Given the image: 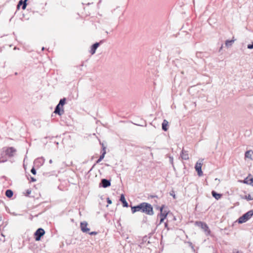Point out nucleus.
<instances>
[{
    "label": "nucleus",
    "instance_id": "f257e3e1",
    "mask_svg": "<svg viewBox=\"0 0 253 253\" xmlns=\"http://www.w3.org/2000/svg\"><path fill=\"white\" fill-rule=\"evenodd\" d=\"M141 211L149 215L153 214V208L152 206L147 203H141Z\"/></svg>",
    "mask_w": 253,
    "mask_h": 253
},
{
    "label": "nucleus",
    "instance_id": "412c9836",
    "mask_svg": "<svg viewBox=\"0 0 253 253\" xmlns=\"http://www.w3.org/2000/svg\"><path fill=\"white\" fill-rule=\"evenodd\" d=\"M13 195V191L11 190L8 189L5 191V195L8 198H11Z\"/></svg>",
    "mask_w": 253,
    "mask_h": 253
},
{
    "label": "nucleus",
    "instance_id": "c03bdc74",
    "mask_svg": "<svg viewBox=\"0 0 253 253\" xmlns=\"http://www.w3.org/2000/svg\"><path fill=\"white\" fill-rule=\"evenodd\" d=\"M44 50V47H43L42 48V50Z\"/></svg>",
    "mask_w": 253,
    "mask_h": 253
},
{
    "label": "nucleus",
    "instance_id": "a18cd8bd",
    "mask_svg": "<svg viewBox=\"0 0 253 253\" xmlns=\"http://www.w3.org/2000/svg\"><path fill=\"white\" fill-rule=\"evenodd\" d=\"M30 171L31 172H32V169H30Z\"/></svg>",
    "mask_w": 253,
    "mask_h": 253
},
{
    "label": "nucleus",
    "instance_id": "cd10ccee",
    "mask_svg": "<svg viewBox=\"0 0 253 253\" xmlns=\"http://www.w3.org/2000/svg\"><path fill=\"white\" fill-rule=\"evenodd\" d=\"M27 177V178L29 180L30 182H31L32 181V176H31L30 174H28V175H26Z\"/></svg>",
    "mask_w": 253,
    "mask_h": 253
},
{
    "label": "nucleus",
    "instance_id": "a211bd4d",
    "mask_svg": "<svg viewBox=\"0 0 253 253\" xmlns=\"http://www.w3.org/2000/svg\"><path fill=\"white\" fill-rule=\"evenodd\" d=\"M120 201L123 203L124 207H127L128 206V204L126 202V201L125 199V196L123 194L121 195V196Z\"/></svg>",
    "mask_w": 253,
    "mask_h": 253
},
{
    "label": "nucleus",
    "instance_id": "ea45409f",
    "mask_svg": "<svg viewBox=\"0 0 253 253\" xmlns=\"http://www.w3.org/2000/svg\"><path fill=\"white\" fill-rule=\"evenodd\" d=\"M168 226V224L167 223H165V227H167Z\"/></svg>",
    "mask_w": 253,
    "mask_h": 253
},
{
    "label": "nucleus",
    "instance_id": "0eeeda50",
    "mask_svg": "<svg viewBox=\"0 0 253 253\" xmlns=\"http://www.w3.org/2000/svg\"><path fill=\"white\" fill-rule=\"evenodd\" d=\"M245 159L253 161V151L252 150H248L245 152Z\"/></svg>",
    "mask_w": 253,
    "mask_h": 253
},
{
    "label": "nucleus",
    "instance_id": "39448f33",
    "mask_svg": "<svg viewBox=\"0 0 253 253\" xmlns=\"http://www.w3.org/2000/svg\"><path fill=\"white\" fill-rule=\"evenodd\" d=\"M5 154L8 157H11L13 156L16 152V149L13 147H9L8 148H3Z\"/></svg>",
    "mask_w": 253,
    "mask_h": 253
},
{
    "label": "nucleus",
    "instance_id": "dca6fc26",
    "mask_svg": "<svg viewBox=\"0 0 253 253\" xmlns=\"http://www.w3.org/2000/svg\"><path fill=\"white\" fill-rule=\"evenodd\" d=\"M63 112L64 111L63 109L61 111L60 106H59V105H57L55 109L54 113L57 114L59 115H61Z\"/></svg>",
    "mask_w": 253,
    "mask_h": 253
},
{
    "label": "nucleus",
    "instance_id": "e433bc0d",
    "mask_svg": "<svg viewBox=\"0 0 253 253\" xmlns=\"http://www.w3.org/2000/svg\"><path fill=\"white\" fill-rule=\"evenodd\" d=\"M105 149H106V148L105 147L103 146V152H104V150H105Z\"/></svg>",
    "mask_w": 253,
    "mask_h": 253
},
{
    "label": "nucleus",
    "instance_id": "79ce46f5",
    "mask_svg": "<svg viewBox=\"0 0 253 253\" xmlns=\"http://www.w3.org/2000/svg\"><path fill=\"white\" fill-rule=\"evenodd\" d=\"M215 180H216V181H218H218H219V179H218L217 178H215Z\"/></svg>",
    "mask_w": 253,
    "mask_h": 253
},
{
    "label": "nucleus",
    "instance_id": "aec40b11",
    "mask_svg": "<svg viewBox=\"0 0 253 253\" xmlns=\"http://www.w3.org/2000/svg\"><path fill=\"white\" fill-rule=\"evenodd\" d=\"M168 124L169 123L166 120H164L162 123V128L164 130L167 131L168 130Z\"/></svg>",
    "mask_w": 253,
    "mask_h": 253
},
{
    "label": "nucleus",
    "instance_id": "37998d69",
    "mask_svg": "<svg viewBox=\"0 0 253 253\" xmlns=\"http://www.w3.org/2000/svg\"><path fill=\"white\" fill-rule=\"evenodd\" d=\"M49 162H50V163H52V161L50 160Z\"/></svg>",
    "mask_w": 253,
    "mask_h": 253
},
{
    "label": "nucleus",
    "instance_id": "ddd939ff",
    "mask_svg": "<svg viewBox=\"0 0 253 253\" xmlns=\"http://www.w3.org/2000/svg\"><path fill=\"white\" fill-rule=\"evenodd\" d=\"M235 41L236 39H234V37H233L232 39L230 40L226 41L225 42L226 47L227 48L231 47Z\"/></svg>",
    "mask_w": 253,
    "mask_h": 253
},
{
    "label": "nucleus",
    "instance_id": "7c9ffc66",
    "mask_svg": "<svg viewBox=\"0 0 253 253\" xmlns=\"http://www.w3.org/2000/svg\"><path fill=\"white\" fill-rule=\"evenodd\" d=\"M89 234L91 235H96L97 234V232H89Z\"/></svg>",
    "mask_w": 253,
    "mask_h": 253
},
{
    "label": "nucleus",
    "instance_id": "6ab92c4d",
    "mask_svg": "<svg viewBox=\"0 0 253 253\" xmlns=\"http://www.w3.org/2000/svg\"><path fill=\"white\" fill-rule=\"evenodd\" d=\"M211 194L212 196L216 199L219 200L221 198L222 195L220 194H218L215 192L214 191H212L211 192Z\"/></svg>",
    "mask_w": 253,
    "mask_h": 253
},
{
    "label": "nucleus",
    "instance_id": "bb28decb",
    "mask_svg": "<svg viewBox=\"0 0 253 253\" xmlns=\"http://www.w3.org/2000/svg\"><path fill=\"white\" fill-rule=\"evenodd\" d=\"M27 161H26V158L24 159V161H23V167L25 169V170L26 171L27 170Z\"/></svg>",
    "mask_w": 253,
    "mask_h": 253
},
{
    "label": "nucleus",
    "instance_id": "393cba45",
    "mask_svg": "<svg viewBox=\"0 0 253 253\" xmlns=\"http://www.w3.org/2000/svg\"><path fill=\"white\" fill-rule=\"evenodd\" d=\"M65 101H66V99L65 98L61 99L60 100L59 103V104L58 105H59V106H63L65 104Z\"/></svg>",
    "mask_w": 253,
    "mask_h": 253
},
{
    "label": "nucleus",
    "instance_id": "72a5a7b5",
    "mask_svg": "<svg viewBox=\"0 0 253 253\" xmlns=\"http://www.w3.org/2000/svg\"><path fill=\"white\" fill-rule=\"evenodd\" d=\"M36 171L35 169L34 168H33V174H36Z\"/></svg>",
    "mask_w": 253,
    "mask_h": 253
},
{
    "label": "nucleus",
    "instance_id": "423d86ee",
    "mask_svg": "<svg viewBox=\"0 0 253 253\" xmlns=\"http://www.w3.org/2000/svg\"><path fill=\"white\" fill-rule=\"evenodd\" d=\"M196 224L203 229L205 232H207L208 233H210L209 227L205 223L201 221H197Z\"/></svg>",
    "mask_w": 253,
    "mask_h": 253
},
{
    "label": "nucleus",
    "instance_id": "2f4dec72",
    "mask_svg": "<svg viewBox=\"0 0 253 253\" xmlns=\"http://www.w3.org/2000/svg\"><path fill=\"white\" fill-rule=\"evenodd\" d=\"M107 203L109 204H112V201L109 198H108L107 199Z\"/></svg>",
    "mask_w": 253,
    "mask_h": 253
},
{
    "label": "nucleus",
    "instance_id": "5701e85b",
    "mask_svg": "<svg viewBox=\"0 0 253 253\" xmlns=\"http://www.w3.org/2000/svg\"><path fill=\"white\" fill-rule=\"evenodd\" d=\"M242 198L246 199L247 201H251L253 200V196H252L251 195L248 194V195H245L244 197H242Z\"/></svg>",
    "mask_w": 253,
    "mask_h": 253
},
{
    "label": "nucleus",
    "instance_id": "f3484780",
    "mask_svg": "<svg viewBox=\"0 0 253 253\" xmlns=\"http://www.w3.org/2000/svg\"><path fill=\"white\" fill-rule=\"evenodd\" d=\"M181 157L182 159L185 160H188L189 159L188 153L184 150H182V153L181 154Z\"/></svg>",
    "mask_w": 253,
    "mask_h": 253
},
{
    "label": "nucleus",
    "instance_id": "f704fd0d",
    "mask_svg": "<svg viewBox=\"0 0 253 253\" xmlns=\"http://www.w3.org/2000/svg\"><path fill=\"white\" fill-rule=\"evenodd\" d=\"M165 219L163 217H161V219H160V223H162L164 221V220Z\"/></svg>",
    "mask_w": 253,
    "mask_h": 253
},
{
    "label": "nucleus",
    "instance_id": "6e6552de",
    "mask_svg": "<svg viewBox=\"0 0 253 253\" xmlns=\"http://www.w3.org/2000/svg\"><path fill=\"white\" fill-rule=\"evenodd\" d=\"M7 157H8L7 156V155H6L5 152L2 149L0 153V163L6 162L7 160Z\"/></svg>",
    "mask_w": 253,
    "mask_h": 253
},
{
    "label": "nucleus",
    "instance_id": "2eb2a0df",
    "mask_svg": "<svg viewBox=\"0 0 253 253\" xmlns=\"http://www.w3.org/2000/svg\"><path fill=\"white\" fill-rule=\"evenodd\" d=\"M164 206H162L160 208L161 213L160 216L161 217L165 218L168 214V212L167 211H164Z\"/></svg>",
    "mask_w": 253,
    "mask_h": 253
},
{
    "label": "nucleus",
    "instance_id": "4c0bfd02",
    "mask_svg": "<svg viewBox=\"0 0 253 253\" xmlns=\"http://www.w3.org/2000/svg\"><path fill=\"white\" fill-rule=\"evenodd\" d=\"M250 181H251L252 182H253V178L250 179Z\"/></svg>",
    "mask_w": 253,
    "mask_h": 253
},
{
    "label": "nucleus",
    "instance_id": "c756f323",
    "mask_svg": "<svg viewBox=\"0 0 253 253\" xmlns=\"http://www.w3.org/2000/svg\"><path fill=\"white\" fill-rule=\"evenodd\" d=\"M170 195L172 196L174 199L176 198V196L174 194V192L172 191L171 193H170Z\"/></svg>",
    "mask_w": 253,
    "mask_h": 253
},
{
    "label": "nucleus",
    "instance_id": "58836bf2",
    "mask_svg": "<svg viewBox=\"0 0 253 253\" xmlns=\"http://www.w3.org/2000/svg\"><path fill=\"white\" fill-rule=\"evenodd\" d=\"M36 181V179L33 177V182H34Z\"/></svg>",
    "mask_w": 253,
    "mask_h": 253
},
{
    "label": "nucleus",
    "instance_id": "20e7f679",
    "mask_svg": "<svg viewBox=\"0 0 253 253\" xmlns=\"http://www.w3.org/2000/svg\"><path fill=\"white\" fill-rule=\"evenodd\" d=\"M45 234V231L42 228H39L35 233V240L40 241L41 237Z\"/></svg>",
    "mask_w": 253,
    "mask_h": 253
},
{
    "label": "nucleus",
    "instance_id": "4468645a",
    "mask_svg": "<svg viewBox=\"0 0 253 253\" xmlns=\"http://www.w3.org/2000/svg\"><path fill=\"white\" fill-rule=\"evenodd\" d=\"M141 204H140L137 206L131 207L132 212L134 213L136 211H141Z\"/></svg>",
    "mask_w": 253,
    "mask_h": 253
},
{
    "label": "nucleus",
    "instance_id": "a19ab883",
    "mask_svg": "<svg viewBox=\"0 0 253 253\" xmlns=\"http://www.w3.org/2000/svg\"><path fill=\"white\" fill-rule=\"evenodd\" d=\"M222 47H223V46L222 45V46H221V47L220 48V49H219V50H221V49H222Z\"/></svg>",
    "mask_w": 253,
    "mask_h": 253
},
{
    "label": "nucleus",
    "instance_id": "1a4fd4ad",
    "mask_svg": "<svg viewBox=\"0 0 253 253\" xmlns=\"http://www.w3.org/2000/svg\"><path fill=\"white\" fill-rule=\"evenodd\" d=\"M87 223L85 221L82 222L81 223V230L84 233H87L89 231V228L87 227Z\"/></svg>",
    "mask_w": 253,
    "mask_h": 253
},
{
    "label": "nucleus",
    "instance_id": "c9c22d12",
    "mask_svg": "<svg viewBox=\"0 0 253 253\" xmlns=\"http://www.w3.org/2000/svg\"><path fill=\"white\" fill-rule=\"evenodd\" d=\"M244 183H248V184H251V182H248L247 180H245L244 181Z\"/></svg>",
    "mask_w": 253,
    "mask_h": 253
},
{
    "label": "nucleus",
    "instance_id": "b1692460",
    "mask_svg": "<svg viewBox=\"0 0 253 253\" xmlns=\"http://www.w3.org/2000/svg\"><path fill=\"white\" fill-rule=\"evenodd\" d=\"M105 154H106V150H104V152H103L102 155L100 156L99 158L97 161V162H96L97 163H100L104 159Z\"/></svg>",
    "mask_w": 253,
    "mask_h": 253
},
{
    "label": "nucleus",
    "instance_id": "c85d7f7f",
    "mask_svg": "<svg viewBox=\"0 0 253 253\" xmlns=\"http://www.w3.org/2000/svg\"><path fill=\"white\" fill-rule=\"evenodd\" d=\"M248 48L253 49V43L252 44L248 45Z\"/></svg>",
    "mask_w": 253,
    "mask_h": 253
},
{
    "label": "nucleus",
    "instance_id": "4be33fe9",
    "mask_svg": "<svg viewBox=\"0 0 253 253\" xmlns=\"http://www.w3.org/2000/svg\"><path fill=\"white\" fill-rule=\"evenodd\" d=\"M30 17H31V14L30 13L28 14H25V13L23 14V20H28L30 19Z\"/></svg>",
    "mask_w": 253,
    "mask_h": 253
},
{
    "label": "nucleus",
    "instance_id": "a878e982",
    "mask_svg": "<svg viewBox=\"0 0 253 253\" xmlns=\"http://www.w3.org/2000/svg\"><path fill=\"white\" fill-rule=\"evenodd\" d=\"M31 193V190L30 189H27L26 192H24L23 194L26 196H29Z\"/></svg>",
    "mask_w": 253,
    "mask_h": 253
},
{
    "label": "nucleus",
    "instance_id": "473e14b6",
    "mask_svg": "<svg viewBox=\"0 0 253 253\" xmlns=\"http://www.w3.org/2000/svg\"><path fill=\"white\" fill-rule=\"evenodd\" d=\"M233 253H242L239 252V251L235 250L233 251Z\"/></svg>",
    "mask_w": 253,
    "mask_h": 253
},
{
    "label": "nucleus",
    "instance_id": "9d476101",
    "mask_svg": "<svg viewBox=\"0 0 253 253\" xmlns=\"http://www.w3.org/2000/svg\"><path fill=\"white\" fill-rule=\"evenodd\" d=\"M26 1L27 0H20L18 2V3L17 5V9H19L20 8V6H22V9H25L26 7V6H27V3H26Z\"/></svg>",
    "mask_w": 253,
    "mask_h": 253
},
{
    "label": "nucleus",
    "instance_id": "7ed1b4c3",
    "mask_svg": "<svg viewBox=\"0 0 253 253\" xmlns=\"http://www.w3.org/2000/svg\"><path fill=\"white\" fill-rule=\"evenodd\" d=\"M203 164V160H199L196 164L195 168L197 171L199 176H201L203 175L202 170V166Z\"/></svg>",
    "mask_w": 253,
    "mask_h": 253
},
{
    "label": "nucleus",
    "instance_id": "f03ea898",
    "mask_svg": "<svg viewBox=\"0 0 253 253\" xmlns=\"http://www.w3.org/2000/svg\"><path fill=\"white\" fill-rule=\"evenodd\" d=\"M253 215V210L248 211L247 212L243 214L242 216H241L238 219V222L239 223H244L248 221L249 219H250Z\"/></svg>",
    "mask_w": 253,
    "mask_h": 253
},
{
    "label": "nucleus",
    "instance_id": "f8f14e48",
    "mask_svg": "<svg viewBox=\"0 0 253 253\" xmlns=\"http://www.w3.org/2000/svg\"><path fill=\"white\" fill-rule=\"evenodd\" d=\"M102 186L104 188L109 187L111 185L110 181L106 179H102L101 180Z\"/></svg>",
    "mask_w": 253,
    "mask_h": 253
},
{
    "label": "nucleus",
    "instance_id": "9b49d317",
    "mask_svg": "<svg viewBox=\"0 0 253 253\" xmlns=\"http://www.w3.org/2000/svg\"><path fill=\"white\" fill-rule=\"evenodd\" d=\"M102 41H100V42H96L94 44H93L91 47V49H90V53L93 55L95 53V51H96V49L98 48V47L99 46V44H100V43L102 42Z\"/></svg>",
    "mask_w": 253,
    "mask_h": 253
}]
</instances>
